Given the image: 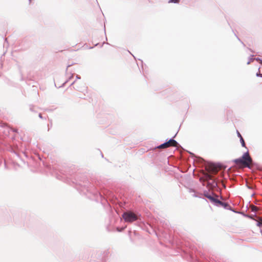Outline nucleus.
<instances>
[{
	"instance_id": "nucleus-1",
	"label": "nucleus",
	"mask_w": 262,
	"mask_h": 262,
	"mask_svg": "<svg viewBox=\"0 0 262 262\" xmlns=\"http://www.w3.org/2000/svg\"><path fill=\"white\" fill-rule=\"evenodd\" d=\"M233 162L239 167L250 168L252 165V160L248 152L245 153L242 158L235 159Z\"/></svg>"
},
{
	"instance_id": "nucleus-2",
	"label": "nucleus",
	"mask_w": 262,
	"mask_h": 262,
	"mask_svg": "<svg viewBox=\"0 0 262 262\" xmlns=\"http://www.w3.org/2000/svg\"><path fill=\"white\" fill-rule=\"evenodd\" d=\"M122 217L126 222L132 223L138 220L137 215L132 211H127L123 213Z\"/></svg>"
},
{
	"instance_id": "nucleus-3",
	"label": "nucleus",
	"mask_w": 262,
	"mask_h": 262,
	"mask_svg": "<svg viewBox=\"0 0 262 262\" xmlns=\"http://www.w3.org/2000/svg\"><path fill=\"white\" fill-rule=\"evenodd\" d=\"M178 145V142L173 140V139H170L168 141L162 144L161 145L158 146V148L161 149V148H166L170 147H177Z\"/></svg>"
},
{
	"instance_id": "nucleus-4",
	"label": "nucleus",
	"mask_w": 262,
	"mask_h": 262,
	"mask_svg": "<svg viewBox=\"0 0 262 262\" xmlns=\"http://www.w3.org/2000/svg\"><path fill=\"white\" fill-rule=\"evenodd\" d=\"M206 169L209 172L212 174H215L218 172L219 167L214 164L211 163L207 166Z\"/></svg>"
},
{
	"instance_id": "nucleus-5",
	"label": "nucleus",
	"mask_w": 262,
	"mask_h": 262,
	"mask_svg": "<svg viewBox=\"0 0 262 262\" xmlns=\"http://www.w3.org/2000/svg\"><path fill=\"white\" fill-rule=\"evenodd\" d=\"M207 184H208L209 187L211 189H213L217 186V181L213 179H212V180L207 182Z\"/></svg>"
},
{
	"instance_id": "nucleus-6",
	"label": "nucleus",
	"mask_w": 262,
	"mask_h": 262,
	"mask_svg": "<svg viewBox=\"0 0 262 262\" xmlns=\"http://www.w3.org/2000/svg\"><path fill=\"white\" fill-rule=\"evenodd\" d=\"M207 197L211 200H212V201L215 202L216 203H217V204H219V205H220L221 206H223L225 205V204L224 203H223L219 200H217L213 199V197H212L211 196H208Z\"/></svg>"
},
{
	"instance_id": "nucleus-7",
	"label": "nucleus",
	"mask_w": 262,
	"mask_h": 262,
	"mask_svg": "<svg viewBox=\"0 0 262 262\" xmlns=\"http://www.w3.org/2000/svg\"><path fill=\"white\" fill-rule=\"evenodd\" d=\"M205 177H206V180L207 181V182L212 180L213 178V177L211 175V174H206V176H205Z\"/></svg>"
},
{
	"instance_id": "nucleus-8",
	"label": "nucleus",
	"mask_w": 262,
	"mask_h": 262,
	"mask_svg": "<svg viewBox=\"0 0 262 262\" xmlns=\"http://www.w3.org/2000/svg\"><path fill=\"white\" fill-rule=\"evenodd\" d=\"M250 207L251 211L253 212H256L258 210V208L254 205H252L250 206Z\"/></svg>"
},
{
	"instance_id": "nucleus-9",
	"label": "nucleus",
	"mask_w": 262,
	"mask_h": 262,
	"mask_svg": "<svg viewBox=\"0 0 262 262\" xmlns=\"http://www.w3.org/2000/svg\"><path fill=\"white\" fill-rule=\"evenodd\" d=\"M240 141H241V142L242 143V146L243 147H246V144H245V141H244V139L243 138V137H241V139H240Z\"/></svg>"
},
{
	"instance_id": "nucleus-10",
	"label": "nucleus",
	"mask_w": 262,
	"mask_h": 262,
	"mask_svg": "<svg viewBox=\"0 0 262 262\" xmlns=\"http://www.w3.org/2000/svg\"><path fill=\"white\" fill-rule=\"evenodd\" d=\"M179 2V0H169L168 1L169 3H178Z\"/></svg>"
},
{
	"instance_id": "nucleus-11",
	"label": "nucleus",
	"mask_w": 262,
	"mask_h": 262,
	"mask_svg": "<svg viewBox=\"0 0 262 262\" xmlns=\"http://www.w3.org/2000/svg\"><path fill=\"white\" fill-rule=\"evenodd\" d=\"M237 135H238V136L240 138V139H241V137H242V136H241V135L240 134V133L237 132Z\"/></svg>"
},
{
	"instance_id": "nucleus-12",
	"label": "nucleus",
	"mask_w": 262,
	"mask_h": 262,
	"mask_svg": "<svg viewBox=\"0 0 262 262\" xmlns=\"http://www.w3.org/2000/svg\"><path fill=\"white\" fill-rule=\"evenodd\" d=\"M39 117L40 118H42L41 114H40L39 115Z\"/></svg>"
}]
</instances>
